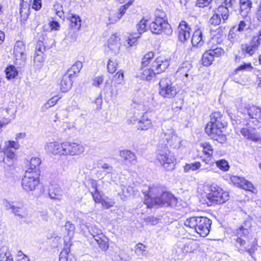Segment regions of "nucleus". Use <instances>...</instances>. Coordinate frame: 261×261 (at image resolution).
Instances as JSON below:
<instances>
[{"mask_svg": "<svg viewBox=\"0 0 261 261\" xmlns=\"http://www.w3.org/2000/svg\"><path fill=\"white\" fill-rule=\"evenodd\" d=\"M170 60L168 58L160 56L151 63L150 66H142L138 73V76L143 80L150 81L156 74L164 71L169 66Z\"/></svg>", "mask_w": 261, "mask_h": 261, "instance_id": "1", "label": "nucleus"}, {"mask_svg": "<svg viewBox=\"0 0 261 261\" xmlns=\"http://www.w3.org/2000/svg\"><path fill=\"white\" fill-rule=\"evenodd\" d=\"M185 225L194 229L195 231L203 237L210 231L212 221L205 217H192L186 219Z\"/></svg>", "mask_w": 261, "mask_h": 261, "instance_id": "2", "label": "nucleus"}, {"mask_svg": "<svg viewBox=\"0 0 261 261\" xmlns=\"http://www.w3.org/2000/svg\"><path fill=\"white\" fill-rule=\"evenodd\" d=\"M156 153L157 160L165 170L171 171L174 169L176 159L166 145L159 144Z\"/></svg>", "mask_w": 261, "mask_h": 261, "instance_id": "3", "label": "nucleus"}, {"mask_svg": "<svg viewBox=\"0 0 261 261\" xmlns=\"http://www.w3.org/2000/svg\"><path fill=\"white\" fill-rule=\"evenodd\" d=\"M178 93V89L170 79L163 77L159 82V94L164 98H172Z\"/></svg>", "mask_w": 261, "mask_h": 261, "instance_id": "4", "label": "nucleus"}, {"mask_svg": "<svg viewBox=\"0 0 261 261\" xmlns=\"http://www.w3.org/2000/svg\"><path fill=\"white\" fill-rule=\"evenodd\" d=\"M39 182V175L37 172L25 171L21 180V186L26 192L33 191L37 189Z\"/></svg>", "mask_w": 261, "mask_h": 261, "instance_id": "5", "label": "nucleus"}, {"mask_svg": "<svg viewBox=\"0 0 261 261\" xmlns=\"http://www.w3.org/2000/svg\"><path fill=\"white\" fill-rule=\"evenodd\" d=\"M228 193L223 191L219 187L211 186L210 187L208 199L212 202L217 204L223 203L228 199Z\"/></svg>", "mask_w": 261, "mask_h": 261, "instance_id": "6", "label": "nucleus"}, {"mask_svg": "<svg viewBox=\"0 0 261 261\" xmlns=\"http://www.w3.org/2000/svg\"><path fill=\"white\" fill-rule=\"evenodd\" d=\"M63 155L77 156L85 152V147L83 145L74 142H63Z\"/></svg>", "mask_w": 261, "mask_h": 261, "instance_id": "7", "label": "nucleus"}, {"mask_svg": "<svg viewBox=\"0 0 261 261\" xmlns=\"http://www.w3.org/2000/svg\"><path fill=\"white\" fill-rule=\"evenodd\" d=\"M164 134V138L167 143L174 147L179 146L180 143V139L176 134L171 125L165 124L162 128Z\"/></svg>", "mask_w": 261, "mask_h": 261, "instance_id": "8", "label": "nucleus"}, {"mask_svg": "<svg viewBox=\"0 0 261 261\" xmlns=\"http://www.w3.org/2000/svg\"><path fill=\"white\" fill-rule=\"evenodd\" d=\"M162 189L159 186H152L148 188V193L146 194L144 199L148 207H151L155 203V200H158L163 193Z\"/></svg>", "mask_w": 261, "mask_h": 261, "instance_id": "9", "label": "nucleus"}, {"mask_svg": "<svg viewBox=\"0 0 261 261\" xmlns=\"http://www.w3.org/2000/svg\"><path fill=\"white\" fill-rule=\"evenodd\" d=\"M154 204L164 206L178 207L177 199L171 193L163 192Z\"/></svg>", "mask_w": 261, "mask_h": 261, "instance_id": "10", "label": "nucleus"}, {"mask_svg": "<svg viewBox=\"0 0 261 261\" xmlns=\"http://www.w3.org/2000/svg\"><path fill=\"white\" fill-rule=\"evenodd\" d=\"M224 50L220 47H217L214 49H210L205 51L202 57V64L205 66H209L212 64L215 57L221 56Z\"/></svg>", "mask_w": 261, "mask_h": 261, "instance_id": "11", "label": "nucleus"}, {"mask_svg": "<svg viewBox=\"0 0 261 261\" xmlns=\"http://www.w3.org/2000/svg\"><path fill=\"white\" fill-rule=\"evenodd\" d=\"M238 111L242 113L248 114L251 119H254L259 122L261 120V109L255 106L244 105V108H237Z\"/></svg>", "mask_w": 261, "mask_h": 261, "instance_id": "12", "label": "nucleus"}, {"mask_svg": "<svg viewBox=\"0 0 261 261\" xmlns=\"http://www.w3.org/2000/svg\"><path fill=\"white\" fill-rule=\"evenodd\" d=\"M215 125L217 127H224L227 123L223 119V115L220 112H214L210 115V121L207 124V131L211 132L212 125Z\"/></svg>", "mask_w": 261, "mask_h": 261, "instance_id": "13", "label": "nucleus"}, {"mask_svg": "<svg viewBox=\"0 0 261 261\" xmlns=\"http://www.w3.org/2000/svg\"><path fill=\"white\" fill-rule=\"evenodd\" d=\"M260 47L257 40L256 41L252 37L249 43L241 44V50L244 56L251 57L256 53Z\"/></svg>", "mask_w": 261, "mask_h": 261, "instance_id": "14", "label": "nucleus"}, {"mask_svg": "<svg viewBox=\"0 0 261 261\" xmlns=\"http://www.w3.org/2000/svg\"><path fill=\"white\" fill-rule=\"evenodd\" d=\"M25 44L22 41H17L14 46L13 54L16 60L24 63L27 59Z\"/></svg>", "mask_w": 261, "mask_h": 261, "instance_id": "15", "label": "nucleus"}, {"mask_svg": "<svg viewBox=\"0 0 261 261\" xmlns=\"http://www.w3.org/2000/svg\"><path fill=\"white\" fill-rule=\"evenodd\" d=\"M212 129L211 132L207 131V125L205 127V131L206 134L212 139L218 141L221 143L225 141L226 137L223 134L222 129L223 127H217L215 125H212Z\"/></svg>", "mask_w": 261, "mask_h": 261, "instance_id": "16", "label": "nucleus"}, {"mask_svg": "<svg viewBox=\"0 0 261 261\" xmlns=\"http://www.w3.org/2000/svg\"><path fill=\"white\" fill-rule=\"evenodd\" d=\"M63 142L54 141L46 143L44 149L46 152L53 155H63Z\"/></svg>", "mask_w": 261, "mask_h": 261, "instance_id": "17", "label": "nucleus"}, {"mask_svg": "<svg viewBox=\"0 0 261 261\" xmlns=\"http://www.w3.org/2000/svg\"><path fill=\"white\" fill-rule=\"evenodd\" d=\"M191 28L185 21H181L178 28V38L181 42H185L190 37Z\"/></svg>", "mask_w": 261, "mask_h": 261, "instance_id": "18", "label": "nucleus"}, {"mask_svg": "<svg viewBox=\"0 0 261 261\" xmlns=\"http://www.w3.org/2000/svg\"><path fill=\"white\" fill-rule=\"evenodd\" d=\"M120 156L127 166L135 165L137 162L136 154L130 150H122L119 152Z\"/></svg>", "mask_w": 261, "mask_h": 261, "instance_id": "19", "label": "nucleus"}, {"mask_svg": "<svg viewBox=\"0 0 261 261\" xmlns=\"http://www.w3.org/2000/svg\"><path fill=\"white\" fill-rule=\"evenodd\" d=\"M230 180L236 186L240 187L245 190L252 191L253 189V185L243 177L232 176L230 177Z\"/></svg>", "mask_w": 261, "mask_h": 261, "instance_id": "20", "label": "nucleus"}, {"mask_svg": "<svg viewBox=\"0 0 261 261\" xmlns=\"http://www.w3.org/2000/svg\"><path fill=\"white\" fill-rule=\"evenodd\" d=\"M14 118L13 110L9 108L0 110V127L7 124L11 119Z\"/></svg>", "mask_w": 261, "mask_h": 261, "instance_id": "21", "label": "nucleus"}, {"mask_svg": "<svg viewBox=\"0 0 261 261\" xmlns=\"http://www.w3.org/2000/svg\"><path fill=\"white\" fill-rule=\"evenodd\" d=\"M155 20H159L160 22H163L166 33L168 35H171L172 33V30L170 25L167 21V18L165 12L161 10L158 9L155 12Z\"/></svg>", "mask_w": 261, "mask_h": 261, "instance_id": "22", "label": "nucleus"}, {"mask_svg": "<svg viewBox=\"0 0 261 261\" xmlns=\"http://www.w3.org/2000/svg\"><path fill=\"white\" fill-rule=\"evenodd\" d=\"M192 68V65L190 62H184L179 67L176 73L181 80H185L188 77Z\"/></svg>", "mask_w": 261, "mask_h": 261, "instance_id": "23", "label": "nucleus"}, {"mask_svg": "<svg viewBox=\"0 0 261 261\" xmlns=\"http://www.w3.org/2000/svg\"><path fill=\"white\" fill-rule=\"evenodd\" d=\"M12 213L19 219L26 218L29 215L27 208L24 206L23 203L19 202H15V207Z\"/></svg>", "mask_w": 261, "mask_h": 261, "instance_id": "24", "label": "nucleus"}, {"mask_svg": "<svg viewBox=\"0 0 261 261\" xmlns=\"http://www.w3.org/2000/svg\"><path fill=\"white\" fill-rule=\"evenodd\" d=\"M149 28L151 32L155 34H161L164 33L166 35H169L166 32L164 29V25L163 23L160 22L159 20H156L151 22L149 24Z\"/></svg>", "mask_w": 261, "mask_h": 261, "instance_id": "25", "label": "nucleus"}, {"mask_svg": "<svg viewBox=\"0 0 261 261\" xmlns=\"http://www.w3.org/2000/svg\"><path fill=\"white\" fill-rule=\"evenodd\" d=\"M120 38L116 34L112 35L108 39L107 42L108 47L115 54L117 53L120 47Z\"/></svg>", "mask_w": 261, "mask_h": 261, "instance_id": "26", "label": "nucleus"}, {"mask_svg": "<svg viewBox=\"0 0 261 261\" xmlns=\"http://www.w3.org/2000/svg\"><path fill=\"white\" fill-rule=\"evenodd\" d=\"M228 38L233 43H240L243 40V34L236 30V26H233L229 32Z\"/></svg>", "mask_w": 261, "mask_h": 261, "instance_id": "27", "label": "nucleus"}, {"mask_svg": "<svg viewBox=\"0 0 261 261\" xmlns=\"http://www.w3.org/2000/svg\"><path fill=\"white\" fill-rule=\"evenodd\" d=\"M72 77L67 74H64L60 83V90L62 92H66L69 90L72 86Z\"/></svg>", "mask_w": 261, "mask_h": 261, "instance_id": "28", "label": "nucleus"}, {"mask_svg": "<svg viewBox=\"0 0 261 261\" xmlns=\"http://www.w3.org/2000/svg\"><path fill=\"white\" fill-rule=\"evenodd\" d=\"M204 39V37L203 36V33L201 30L197 29L193 33L191 42L193 46H200L203 45Z\"/></svg>", "mask_w": 261, "mask_h": 261, "instance_id": "29", "label": "nucleus"}, {"mask_svg": "<svg viewBox=\"0 0 261 261\" xmlns=\"http://www.w3.org/2000/svg\"><path fill=\"white\" fill-rule=\"evenodd\" d=\"M41 164V160L38 158H32L30 162L29 167L26 170L27 172H37L38 175L40 174L39 165Z\"/></svg>", "mask_w": 261, "mask_h": 261, "instance_id": "30", "label": "nucleus"}, {"mask_svg": "<svg viewBox=\"0 0 261 261\" xmlns=\"http://www.w3.org/2000/svg\"><path fill=\"white\" fill-rule=\"evenodd\" d=\"M125 7L126 6H121L119 9L118 13H115L110 15L109 20L110 23H114L121 19L127 9Z\"/></svg>", "mask_w": 261, "mask_h": 261, "instance_id": "31", "label": "nucleus"}, {"mask_svg": "<svg viewBox=\"0 0 261 261\" xmlns=\"http://www.w3.org/2000/svg\"><path fill=\"white\" fill-rule=\"evenodd\" d=\"M152 123L150 119L145 116H143L139 120L138 123V128L140 130H147L152 127Z\"/></svg>", "mask_w": 261, "mask_h": 261, "instance_id": "32", "label": "nucleus"}, {"mask_svg": "<svg viewBox=\"0 0 261 261\" xmlns=\"http://www.w3.org/2000/svg\"><path fill=\"white\" fill-rule=\"evenodd\" d=\"M22 2L20 8V14L21 17L25 19L28 17L30 14V5L29 3L31 2V0L29 2L27 0H22Z\"/></svg>", "mask_w": 261, "mask_h": 261, "instance_id": "33", "label": "nucleus"}, {"mask_svg": "<svg viewBox=\"0 0 261 261\" xmlns=\"http://www.w3.org/2000/svg\"><path fill=\"white\" fill-rule=\"evenodd\" d=\"M83 67V63L81 61H76L71 67L68 70L67 74L71 75V77L74 78L81 71Z\"/></svg>", "mask_w": 261, "mask_h": 261, "instance_id": "34", "label": "nucleus"}, {"mask_svg": "<svg viewBox=\"0 0 261 261\" xmlns=\"http://www.w3.org/2000/svg\"><path fill=\"white\" fill-rule=\"evenodd\" d=\"M197 246H198L197 243L194 241H190L189 242H187L182 246L181 250H180L178 253V256L179 255V254L181 252H192L197 249Z\"/></svg>", "mask_w": 261, "mask_h": 261, "instance_id": "35", "label": "nucleus"}, {"mask_svg": "<svg viewBox=\"0 0 261 261\" xmlns=\"http://www.w3.org/2000/svg\"><path fill=\"white\" fill-rule=\"evenodd\" d=\"M59 261H76L74 256L70 253L69 248L64 249L60 254Z\"/></svg>", "mask_w": 261, "mask_h": 261, "instance_id": "36", "label": "nucleus"}, {"mask_svg": "<svg viewBox=\"0 0 261 261\" xmlns=\"http://www.w3.org/2000/svg\"><path fill=\"white\" fill-rule=\"evenodd\" d=\"M0 260L13 261L9 248L6 246H3L0 249Z\"/></svg>", "mask_w": 261, "mask_h": 261, "instance_id": "37", "label": "nucleus"}, {"mask_svg": "<svg viewBox=\"0 0 261 261\" xmlns=\"http://www.w3.org/2000/svg\"><path fill=\"white\" fill-rule=\"evenodd\" d=\"M217 13L219 15V16H221L222 20L223 22H225V21L228 18L229 16V10L228 8L223 5L219 6L217 10Z\"/></svg>", "mask_w": 261, "mask_h": 261, "instance_id": "38", "label": "nucleus"}, {"mask_svg": "<svg viewBox=\"0 0 261 261\" xmlns=\"http://www.w3.org/2000/svg\"><path fill=\"white\" fill-rule=\"evenodd\" d=\"M200 146L202 148V152L205 155H208V157H212L213 154V147L208 142H204L200 144Z\"/></svg>", "mask_w": 261, "mask_h": 261, "instance_id": "39", "label": "nucleus"}, {"mask_svg": "<svg viewBox=\"0 0 261 261\" xmlns=\"http://www.w3.org/2000/svg\"><path fill=\"white\" fill-rule=\"evenodd\" d=\"M72 28L75 29H80L81 26V19L79 15L71 14L69 16Z\"/></svg>", "mask_w": 261, "mask_h": 261, "instance_id": "40", "label": "nucleus"}, {"mask_svg": "<svg viewBox=\"0 0 261 261\" xmlns=\"http://www.w3.org/2000/svg\"><path fill=\"white\" fill-rule=\"evenodd\" d=\"M241 11H244L245 14H247L252 8V2L251 0L240 1Z\"/></svg>", "mask_w": 261, "mask_h": 261, "instance_id": "41", "label": "nucleus"}, {"mask_svg": "<svg viewBox=\"0 0 261 261\" xmlns=\"http://www.w3.org/2000/svg\"><path fill=\"white\" fill-rule=\"evenodd\" d=\"M6 157L4 159V162L8 165V166H12L14 163V159L15 158L14 153L9 150H6L5 152Z\"/></svg>", "mask_w": 261, "mask_h": 261, "instance_id": "42", "label": "nucleus"}, {"mask_svg": "<svg viewBox=\"0 0 261 261\" xmlns=\"http://www.w3.org/2000/svg\"><path fill=\"white\" fill-rule=\"evenodd\" d=\"M201 167V164L199 162H196L191 164H186L184 167V172H189L190 171H195L198 170Z\"/></svg>", "mask_w": 261, "mask_h": 261, "instance_id": "43", "label": "nucleus"}, {"mask_svg": "<svg viewBox=\"0 0 261 261\" xmlns=\"http://www.w3.org/2000/svg\"><path fill=\"white\" fill-rule=\"evenodd\" d=\"M6 77L8 79L14 78L18 75V71L13 65L9 66L5 70Z\"/></svg>", "mask_w": 261, "mask_h": 261, "instance_id": "44", "label": "nucleus"}, {"mask_svg": "<svg viewBox=\"0 0 261 261\" xmlns=\"http://www.w3.org/2000/svg\"><path fill=\"white\" fill-rule=\"evenodd\" d=\"M118 62L116 59L114 58H111L109 60L107 64V69L109 73H114L117 68Z\"/></svg>", "mask_w": 261, "mask_h": 261, "instance_id": "45", "label": "nucleus"}, {"mask_svg": "<svg viewBox=\"0 0 261 261\" xmlns=\"http://www.w3.org/2000/svg\"><path fill=\"white\" fill-rule=\"evenodd\" d=\"M60 98V97H58L57 96L53 97L42 106L41 110L44 112L49 108L54 106Z\"/></svg>", "mask_w": 261, "mask_h": 261, "instance_id": "46", "label": "nucleus"}, {"mask_svg": "<svg viewBox=\"0 0 261 261\" xmlns=\"http://www.w3.org/2000/svg\"><path fill=\"white\" fill-rule=\"evenodd\" d=\"M251 130L252 129L247 128H243L241 130V133L245 137L252 141H257V138L256 136L253 133H251Z\"/></svg>", "mask_w": 261, "mask_h": 261, "instance_id": "47", "label": "nucleus"}, {"mask_svg": "<svg viewBox=\"0 0 261 261\" xmlns=\"http://www.w3.org/2000/svg\"><path fill=\"white\" fill-rule=\"evenodd\" d=\"M44 61V59L43 57V55H42V54L35 52L34 58V66L37 68H40L42 66Z\"/></svg>", "mask_w": 261, "mask_h": 261, "instance_id": "48", "label": "nucleus"}, {"mask_svg": "<svg viewBox=\"0 0 261 261\" xmlns=\"http://www.w3.org/2000/svg\"><path fill=\"white\" fill-rule=\"evenodd\" d=\"M216 165L219 169L224 172L228 171L229 169L228 163L225 160H220L216 161Z\"/></svg>", "mask_w": 261, "mask_h": 261, "instance_id": "49", "label": "nucleus"}, {"mask_svg": "<svg viewBox=\"0 0 261 261\" xmlns=\"http://www.w3.org/2000/svg\"><path fill=\"white\" fill-rule=\"evenodd\" d=\"M249 232V229L247 227H245L244 226H241L236 230V233L238 237H240L242 238V237H243L246 238Z\"/></svg>", "mask_w": 261, "mask_h": 261, "instance_id": "50", "label": "nucleus"}, {"mask_svg": "<svg viewBox=\"0 0 261 261\" xmlns=\"http://www.w3.org/2000/svg\"><path fill=\"white\" fill-rule=\"evenodd\" d=\"M236 246L238 248L239 252L242 254L244 253L246 248L245 247L246 243V241L241 237H238L236 239Z\"/></svg>", "mask_w": 261, "mask_h": 261, "instance_id": "51", "label": "nucleus"}, {"mask_svg": "<svg viewBox=\"0 0 261 261\" xmlns=\"http://www.w3.org/2000/svg\"><path fill=\"white\" fill-rule=\"evenodd\" d=\"M147 20L142 19L137 24V31L139 34H141L146 30Z\"/></svg>", "mask_w": 261, "mask_h": 261, "instance_id": "52", "label": "nucleus"}, {"mask_svg": "<svg viewBox=\"0 0 261 261\" xmlns=\"http://www.w3.org/2000/svg\"><path fill=\"white\" fill-rule=\"evenodd\" d=\"M153 57L154 54L153 52L150 51L145 54L142 60V66H150L149 63Z\"/></svg>", "mask_w": 261, "mask_h": 261, "instance_id": "53", "label": "nucleus"}, {"mask_svg": "<svg viewBox=\"0 0 261 261\" xmlns=\"http://www.w3.org/2000/svg\"><path fill=\"white\" fill-rule=\"evenodd\" d=\"M253 67L251 63H244L243 64L239 66L235 69V73L237 74L240 71L248 70L251 71Z\"/></svg>", "mask_w": 261, "mask_h": 261, "instance_id": "54", "label": "nucleus"}, {"mask_svg": "<svg viewBox=\"0 0 261 261\" xmlns=\"http://www.w3.org/2000/svg\"><path fill=\"white\" fill-rule=\"evenodd\" d=\"M249 24L245 20H241L239 22L238 27H236V30L242 33V32L247 31L249 28Z\"/></svg>", "mask_w": 261, "mask_h": 261, "instance_id": "55", "label": "nucleus"}, {"mask_svg": "<svg viewBox=\"0 0 261 261\" xmlns=\"http://www.w3.org/2000/svg\"><path fill=\"white\" fill-rule=\"evenodd\" d=\"M100 203L101 204L103 208H109L114 205V202L108 197H106L102 198V201Z\"/></svg>", "mask_w": 261, "mask_h": 261, "instance_id": "56", "label": "nucleus"}, {"mask_svg": "<svg viewBox=\"0 0 261 261\" xmlns=\"http://www.w3.org/2000/svg\"><path fill=\"white\" fill-rule=\"evenodd\" d=\"M146 251V247L142 243L138 244L135 247V253L138 255H143Z\"/></svg>", "mask_w": 261, "mask_h": 261, "instance_id": "57", "label": "nucleus"}, {"mask_svg": "<svg viewBox=\"0 0 261 261\" xmlns=\"http://www.w3.org/2000/svg\"><path fill=\"white\" fill-rule=\"evenodd\" d=\"M5 147L8 150L10 148H14L15 150L18 149L19 148V144L18 141H8L5 143Z\"/></svg>", "mask_w": 261, "mask_h": 261, "instance_id": "58", "label": "nucleus"}, {"mask_svg": "<svg viewBox=\"0 0 261 261\" xmlns=\"http://www.w3.org/2000/svg\"><path fill=\"white\" fill-rule=\"evenodd\" d=\"M48 194L51 199H60L61 198V191L59 189H56V191L54 190L53 191L50 190Z\"/></svg>", "mask_w": 261, "mask_h": 261, "instance_id": "59", "label": "nucleus"}, {"mask_svg": "<svg viewBox=\"0 0 261 261\" xmlns=\"http://www.w3.org/2000/svg\"><path fill=\"white\" fill-rule=\"evenodd\" d=\"M221 18L216 13L214 14L210 20V23L214 25H218L221 23Z\"/></svg>", "mask_w": 261, "mask_h": 261, "instance_id": "60", "label": "nucleus"}, {"mask_svg": "<svg viewBox=\"0 0 261 261\" xmlns=\"http://www.w3.org/2000/svg\"><path fill=\"white\" fill-rule=\"evenodd\" d=\"M91 193L95 202L100 203L103 198L100 194L99 192L98 191H91Z\"/></svg>", "mask_w": 261, "mask_h": 261, "instance_id": "61", "label": "nucleus"}, {"mask_svg": "<svg viewBox=\"0 0 261 261\" xmlns=\"http://www.w3.org/2000/svg\"><path fill=\"white\" fill-rule=\"evenodd\" d=\"M3 203L4 207H5V208L6 210H11V212H12V211L15 207V202L14 203V202L9 201L7 200H4L3 201Z\"/></svg>", "mask_w": 261, "mask_h": 261, "instance_id": "62", "label": "nucleus"}, {"mask_svg": "<svg viewBox=\"0 0 261 261\" xmlns=\"http://www.w3.org/2000/svg\"><path fill=\"white\" fill-rule=\"evenodd\" d=\"M211 0H197L196 5L200 8H204L209 5Z\"/></svg>", "mask_w": 261, "mask_h": 261, "instance_id": "63", "label": "nucleus"}, {"mask_svg": "<svg viewBox=\"0 0 261 261\" xmlns=\"http://www.w3.org/2000/svg\"><path fill=\"white\" fill-rule=\"evenodd\" d=\"M17 261H30V259L22 251H19L17 254Z\"/></svg>", "mask_w": 261, "mask_h": 261, "instance_id": "64", "label": "nucleus"}]
</instances>
